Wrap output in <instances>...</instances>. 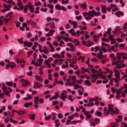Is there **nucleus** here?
Masks as SVG:
<instances>
[{
  "mask_svg": "<svg viewBox=\"0 0 127 127\" xmlns=\"http://www.w3.org/2000/svg\"><path fill=\"white\" fill-rule=\"evenodd\" d=\"M94 12V10H92L91 11H89L88 12H84L82 13L83 16L85 17V19L87 20L92 19V17L94 16L93 13Z\"/></svg>",
  "mask_w": 127,
  "mask_h": 127,
  "instance_id": "obj_1",
  "label": "nucleus"
},
{
  "mask_svg": "<svg viewBox=\"0 0 127 127\" xmlns=\"http://www.w3.org/2000/svg\"><path fill=\"white\" fill-rule=\"evenodd\" d=\"M84 114L86 116L85 117V119L86 120L91 118L92 117V115L90 114V112L89 111H87L84 113Z\"/></svg>",
  "mask_w": 127,
  "mask_h": 127,
  "instance_id": "obj_2",
  "label": "nucleus"
},
{
  "mask_svg": "<svg viewBox=\"0 0 127 127\" xmlns=\"http://www.w3.org/2000/svg\"><path fill=\"white\" fill-rule=\"evenodd\" d=\"M115 14L118 17H120L119 15L122 16L123 15L124 13L123 12L120 11H118L117 12H116Z\"/></svg>",
  "mask_w": 127,
  "mask_h": 127,
  "instance_id": "obj_3",
  "label": "nucleus"
},
{
  "mask_svg": "<svg viewBox=\"0 0 127 127\" xmlns=\"http://www.w3.org/2000/svg\"><path fill=\"white\" fill-rule=\"evenodd\" d=\"M79 5L81 8H83V9H85L86 7L87 4L86 3H80L79 4Z\"/></svg>",
  "mask_w": 127,
  "mask_h": 127,
  "instance_id": "obj_4",
  "label": "nucleus"
},
{
  "mask_svg": "<svg viewBox=\"0 0 127 127\" xmlns=\"http://www.w3.org/2000/svg\"><path fill=\"white\" fill-rule=\"evenodd\" d=\"M24 83H22V86H25L27 85H29L30 84L29 81L27 80H25L24 82Z\"/></svg>",
  "mask_w": 127,
  "mask_h": 127,
  "instance_id": "obj_5",
  "label": "nucleus"
},
{
  "mask_svg": "<svg viewBox=\"0 0 127 127\" xmlns=\"http://www.w3.org/2000/svg\"><path fill=\"white\" fill-rule=\"evenodd\" d=\"M26 113L25 110H24L22 109L19 110L18 115H22L25 113Z\"/></svg>",
  "mask_w": 127,
  "mask_h": 127,
  "instance_id": "obj_6",
  "label": "nucleus"
},
{
  "mask_svg": "<svg viewBox=\"0 0 127 127\" xmlns=\"http://www.w3.org/2000/svg\"><path fill=\"white\" fill-rule=\"evenodd\" d=\"M102 12L103 13H105L106 11V7L105 6V5H102Z\"/></svg>",
  "mask_w": 127,
  "mask_h": 127,
  "instance_id": "obj_7",
  "label": "nucleus"
},
{
  "mask_svg": "<svg viewBox=\"0 0 127 127\" xmlns=\"http://www.w3.org/2000/svg\"><path fill=\"white\" fill-rule=\"evenodd\" d=\"M95 115H97L99 117H101L102 115L101 112H100L99 111H96Z\"/></svg>",
  "mask_w": 127,
  "mask_h": 127,
  "instance_id": "obj_8",
  "label": "nucleus"
},
{
  "mask_svg": "<svg viewBox=\"0 0 127 127\" xmlns=\"http://www.w3.org/2000/svg\"><path fill=\"white\" fill-rule=\"evenodd\" d=\"M35 78L36 80L39 81L40 82H41L43 81V80L41 77L37 76H35Z\"/></svg>",
  "mask_w": 127,
  "mask_h": 127,
  "instance_id": "obj_9",
  "label": "nucleus"
},
{
  "mask_svg": "<svg viewBox=\"0 0 127 127\" xmlns=\"http://www.w3.org/2000/svg\"><path fill=\"white\" fill-rule=\"evenodd\" d=\"M29 23L32 26V27L35 26L36 25V23L33 21L32 20H30Z\"/></svg>",
  "mask_w": 127,
  "mask_h": 127,
  "instance_id": "obj_10",
  "label": "nucleus"
},
{
  "mask_svg": "<svg viewBox=\"0 0 127 127\" xmlns=\"http://www.w3.org/2000/svg\"><path fill=\"white\" fill-rule=\"evenodd\" d=\"M39 98L38 96H36L34 97V103L35 104H38V100H39Z\"/></svg>",
  "mask_w": 127,
  "mask_h": 127,
  "instance_id": "obj_11",
  "label": "nucleus"
},
{
  "mask_svg": "<svg viewBox=\"0 0 127 127\" xmlns=\"http://www.w3.org/2000/svg\"><path fill=\"white\" fill-rule=\"evenodd\" d=\"M32 102H30L29 103L27 102L25 104L24 106L25 107H28L29 106L32 105Z\"/></svg>",
  "mask_w": 127,
  "mask_h": 127,
  "instance_id": "obj_12",
  "label": "nucleus"
},
{
  "mask_svg": "<svg viewBox=\"0 0 127 127\" xmlns=\"http://www.w3.org/2000/svg\"><path fill=\"white\" fill-rule=\"evenodd\" d=\"M50 26L51 28L53 29H54L55 28V27L54 26V23L53 22H51L50 24Z\"/></svg>",
  "mask_w": 127,
  "mask_h": 127,
  "instance_id": "obj_13",
  "label": "nucleus"
},
{
  "mask_svg": "<svg viewBox=\"0 0 127 127\" xmlns=\"http://www.w3.org/2000/svg\"><path fill=\"white\" fill-rule=\"evenodd\" d=\"M111 127H118V126L116 123H112L111 124Z\"/></svg>",
  "mask_w": 127,
  "mask_h": 127,
  "instance_id": "obj_14",
  "label": "nucleus"
},
{
  "mask_svg": "<svg viewBox=\"0 0 127 127\" xmlns=\"http://www.w3.org/2000/svg\"><path fill=\"white\" fill-rule=\"evenodd\" d=\"M98 55L96 56V57L98 59H102L103 58V55H99L98 53Z\"/></svg>",
  "mask_w": 127,
  "mask_h": 127,
  "instance_id": "obj_15",
  "label": "nucleus"
},
{
  "mask_svg": "<svg viewBox=\"0 0 127 127\" xmlns=\"http://www.w3.org/2000/svg\"><path fill=\"white\" fill-rule=\"evenodd\" d=\"M29 9H30V11L31 13H33L34 12V9L33 7L32 6L31 7H29Z\"/></svg>",
  "mask_w": 127,
  "mask_h": 127,
  "instance_id": "obj_16",
  "label": "nucleus"
},
{
  "mask_svg": "<svg viewBox=\"0 0 127 127\" xmlns=\"http://www.w3.org/2000/svg\"><path fill=\"white\" fill-rule=\"evenodd\" d=\"M35 115L34 114H33L31 116H30V119H31L34 120L35 119Z\"/></svg>",
  "mask_w": 127,
  "mask_h": 127,
  "instance_id": "obj_17",
  "label": "nucleus"
},
{
  "mask_svg": "<svg viewBox=\"0 0 127 127\" xmlns=\"http://www.w3.org/2000/svg\"><path fill=\"white\" fill-rule=\"evenodd\" d=\"M115 30L117 32H119L120 31V28L119 26H118L116 27Z\"/></svg>",
  "mask_w": 127,
  "mask_h": 127,
  "instance_id": "obj_18",
  "label": "nucleus"
},
{
  "mask_svg": "<svg viewBox=\"0 0 127 127\" xmlns=\"http://www.w3.org/2000/svg\"><path fill=\"white\" fill-rule=\"evenodd\" d=\"M93 13L94 15V14L96 16H97L98 15H100V13L99 12H95L94 10V12Z\"/></svg>",
  "mask_w": 127,
  "mask_h": 127,
  "instance_id": "obj_19",
  "label": "nucleus"
},
{
  "mask_svg": "<svg viewBox=\"0 0 127 127\" xmlns=\"http://www.w3.org/2000/svg\"><path fill=\"white\" fill-rule=\"evenodd\" d=\"M28 8V7L27 5H26L24 8V11L25 13L27 12V9Z\"/></svg>",
  "mask_w": 127,
  "mask_h": 127,
  "instance_id": "obj_20",
  "label": "nucleus"
},
{
  "mask_svg": "<svg viewBox=\"0 0 127 127\" xmlns=\"http://www.w3.org/2000/svg\"><path fill=\"white\" fill-rule=\"evenodd\" d=\"M6 84L8 86H11L12 85V81L10 82H6Z\"/></svg>",
  "mask_w": 127,
  "mask_h": 127,
  "instance_id": "obj_21",
  "label": "nucleus"
},
{
  "mask_svg": "<svg viewBox=\"0 0 127 127\" xmlns=\"http://www.w3.org/2000/svg\"><path fill=\"white\" fill-rule=\"evenodd\" d=\"M52 116L50 115H49L48 116H46L45 117V120H48L50 118H52Z\"/></svg>",
  "mask_w": 127,
  "mask_h": 127,
  "instance_id": "obj_22",
  "label": "nucleus"
},
{
  "mask_svg": "<svg viewBox=\"0 0 127 127\" xmlns=\"http://www.w3.org/2000/svg\"><path fill=\"white\" fill-rule=\"evenodd\" d=\"M86 83L88 86H90L91 85V83L90 81L88 80H87L86 81Z\"/></svg>",
  "mask_w": 127,
  "mask_h": 127,
  "instance_id": "obj_23",
  "label": "nucleus"
},
{
  "mask_svg": "<svg viewBox=\"0 0 127 127\" xmlns=\"http://www.w3.org/2000/svg\"><path fill=\"white\" fill-rule=\"evenodd\" d=\"M84 67H82L81 68V74H83L85 73V71L84 70Z\"/></svg>",
  "mask_w": 127,
  "mask_h": 127,
  "instance_id": "obj_24",
  "label": "nucleus"
},
{
  "mask_svg": "<svg viewBox=\"0 0 127 127\" xmlns=\"http://www.w3.org/2000/svg\"><path fill=\"white\" fill-rule=\"evenodd\" d=\"M61 6L59 4H57L55 6V8L57 10H59L60 9Z\"/></svg>",
  "mask_w": 127,
  "mask_h": 127,
  "instance_id": "obj_25",
  "label": "nucleus"
},
{
  "mask_svg": "<svg viewBox=\"0 0 127 127\" xmlns=\"http://www.w3.org/2000/svg\"><path fill=\"white\" fill-rule=\"evenodd\" d=\"M32 42H30L28 43V45L27 46L28 47H30L31 46H32Z\"/></svg>",
  "mask_w": 127,
  "mask_h": 127,
  "instance_id": "obj_26",
  "label": "nucleus"
},
{
  "mask_svg": "<svg viewBox=\"0 0 127 127\" xmlns=\"http://www.w3.org/2000/svg\"><path fill=\"white\" fill-rule=\"evenodd\" d=\"M95 122L97 124L99 123L100 122V120L98 118H96L94 120Z\"/></svg>",
  "mask_w": 127,
  "mask_h": 127,
  "instance_id": "obj_27",
  "label": "nucleus"
},
{
  "mask_svg": "<svg viewBox=\"0 0 127 127\" xmlns=\"http://www.w3.org/2000/svg\"><path fill=\"white\" fill-rule=\"evenodd\" d=\"M47 6L50 7L52 9L53 8V5H51L50 4H48L47 5Z\"/></svg>",
  "mask_w": 127,
  "mask_h": 127,
  "instance_id": "obj_28",
  "label": "nucleus"
},
{
  "mask_svg": "<svg viewBox=\"0 0 127 127\" xmlns=\"http://www.w3.org/2000/svg\"><path fill=\"white\" fill-rule=\"evenodd\" d=\"M87 29V27L86 26H84L83 27H81L80 28V30H86Z\"/></svg>",
  "mask_w": 127,
  "mask_h": 127,
  "instance_id": "obj_29",
  "label": "nucleus"
},
{
  "mask_svg": "<svg viewBox=\"0 0 127 127\" xmlns=\"http://www.w3.org/2000/svg\"><path fill=\"white\" fill-rule=\"evenodd\" d=\"M70 47V50L72 51L73 50H75L76 49V48L74 47L73 45L71 46Z\"/></svg>",
  "mask_w": 127,
  "mask_h": 127,
  "instance_id": "obj_30",
  "label": "nucleus"
},
{
  "mask_svg": "<svg viewBox=\"0 0 127 127\" xmlns=\"http://www.w3.org/2000/svg\"><path fill=\"white\" fill-rule=\"evenodd\" d=\"M75 18L77 20H79L82 18V17L80 15L79 16H76V17Z\"/></svg>",
  "mask_w": 127,
  "mask_h": 127,
  "instance_id": "obj_31",
  "label": "nucleus"
},
{
  "mask_svg": "<svg viewBox=\"0 0 127 127\" xmlns=\"http://www.w3.org/2000/svg\"><path fill=\"white\" fill-rule=\"evenodd\" d=\"M72 80L73 82H74L76 81V76H73L72 77Z\"/></svg>",
  "mask_w": 127,
  "mask_h": 127,
  "instance_id": "obj_32",
  "label": "nucleus"
},
{
  "mask_svg": "<svg viewBox=\"0 0 127 127\" xmlns=\"http://www.w3.org/2000/svg\"><path fill=\"white\" fill-rule=\"evenodd\" d=\"M38 84V82L37 81H36L35 82V83H34V86H33V88H36V87L37 86Z\"/></svg>",
  "mask_w": 127,
  "mask_h": 127,
  "instance_id": "obj_33",
  "label": "nucleus"
},
{
  "mask_svg": "<svg viewBox=\"0 0 127 127\" xmlns=\"http://www.w3.org/2000/svg\"><path fill=\"white\" fill-rule=\"evenodd\" d=\"M115 40H116L118 41H119L120 42H122L123 41V39H120L119 38H118L115 39Z\"/></svg>",
  "mask_w": 127,
  "mask_h": 127,
  "instance_id": "obj_34",
  "label": "nucleus"
},
{
  "mask_svg": "<svg viewBox=\"0 0 127 127\" xmlns=\"http://www.w3.org/2000/svg\"><path fill=\"white\" fill-rule=\"evenodd\" d=\"M73 60L74 61H76L77 60V57L76 55H74L73 57Z\"/></svg>",
  "mask_w": 127,
  "mask_h": 127,
  "instance_id": "obj_35",
  "label": "nucleus"
},
{
  "mask_svg": "<svg viewBox=\"0 0 127 127\" xmlns=\"http://www.w3.org/2000/svg\"><path fill=\"white\" fill-rule=\"evenodd\" d=\"M115 74L114 75V76H116V75H120V72H118V71L115 70Z\"/></svg>",
  "mask_w": 127,
  "mask_h": 127,
  "instance_id": "obj_36",
  "label": "nucleus"
},
{
  "mask_svg": "<svg viewBox=\"0 0 127 127\" xmlns=\"http://www.w3.org/2000/svg\"><path fill=\"white\" fill-rule=\"evenodd\" d=\"M104 113L105 116H107L109 113V111L108 110V111L107 110L106 111L104 112Z\"/></svg>",
  "mask_w": 127,
  "mask_h": 127,
  "instance_id": "obj_37",
  "label": "nucleus"
},
{
  "mask_svg": "<svg viewBox=\"0 0 127 127\" xmlns=\"http://www.w3.org/2000/svg\"><path fill=\"white\" fill-rule=\"evenodd\" d=\"M39 102L41 103H43L44 102V100L43 99L41 98L39 99L38 100Z\"/></svg>",
  "mask_w": 127,
  "mask_h": 127,
  "instance_id": "obj_38",
  "label": "nucleus"
},
{
  "mask_svg": "<svg viewBox=\"0 0 127 127\" xmlns=\"http://www.w3.org/2000/svg\"><path fill=\"white\" fill-rule=\"evenodd\" d=\"M28 41L27 40H26V41H24V47L26 46V45L27 44L28 45Z\"/></svg>",
  "mask_w": 127,
  "mask_h": 127,
  "instance_id": "obj_39",
  "label": "nucleus"
},
{
  "mask_svg": "<svg viewBox=\"0 0 127 127\" xmlns=\"http://www.w3.org/2000/svg\"><path fill=\"white\" fill-rule=\"evenodd\" d=\"M95 48L96 49L95 50V52H96L99 49V48L98 46H96L95 47Z\"/></svg>",
  "mask_w": 127,
  "mask_h": 127,
  "instance_id": "obj_40",
  "label": "nucleus"
},
{
  "mask_svg": "<svg viewBox=\"0 0 127 127\" xmlns=\"http://www.w3.org/2000/svg\"><path fill=\"white\" fill-rule=\"evenodd\" d=\"M91 61L92 62L94 61V62H97V60L95 58H93L91 59Z\"/></svg>",
  "mask_w": 127,
  "mask_h": 127,
  "instance_id": "obj_41",
  "label": "nucleus"
},
{
  "mask_svg": "<svg viewBox=\"0 0 127 127\" xmlns=\"http://www.w3.org/2000/svg\"><path fill=\"white\" fill-rule=\"evenodd\" d=\"M19 20L20 21L22 22L23 21V18L22 17H21L19 18Z\"/></svg>",
  "mask_w": 127,
  "mask_h": 127,
  "instance_id": "obj_42",
  "label": "nucleus"
},
{
  "mask_svg": "<svg viewBox=\"0 0 127 127\" xmlns=\"http://www.w3.org/2000/svg\"><path fill=\"white\" fill-rule=\"evenodd\" d=\"M116 67L119 69L121 68V65L120 64H118L116 66Z\"/></svg>",
  "mask_w": 127,
  "mask_h": 127,
  "instance_id": "obj_43",
  "label": "nucleus"
},
{
  "mask_svg": "<svg viewBox=\"0 0 127 127\" xmlns=\"http://www.w3.org/2000/svg\"><path fill=\"white\" fill-rule=\"evenodd\" d=\"M121 92V91L120 90H118L116 92L117 95H120Z\"/></svg>",
  "mask_w": 127,
  "mask_h": 127,
  "instance_id": "obj_44",
  "label": "nucleus"
},
{
  "mask_svg": "<svg viewBox=\"0 0 127 127\" xmlns=\"http://www.w3.org/2000/svg\"><path fill=\"white\" fill-rule=\"evenodd\" d=\"M108 110L109 111H112V110H112V109H113V107H111L110 106H108Z\"/></svg>",
  "mask_w": 127,
  "mask_h": 127,
  "instance_id": "obj_45",
  "label": "nucleus"
},
{
  "mask_svg": "<svg viewBox=\"0 0 127 127\" xmlns=\"http://www.w3.org/2000/svg\"><path fill=\"white\" fill-rule=\"evenodd\" d=\"M9 64L10 65L11 64H12L11 65H13V66L16 67V65L15 64V63H13V62H11L10 63H9Z\"/></svg>",
  "mask_w": 127,
  "mask_h": 127,
  "instance_id": "obj_46",
  "label": "nucleus"
},
{
  "mask_svg": "<svg viewBox=\"0 0 127 127\" xmlns=\"http://www.w3.org/2000/svg\"><path fill=\"white\" fill-rule=\"evenodd\" d=\"M65 28L66 29H68L70 28V26L69 24H66L65 26Z\"/></svg>",
  "mask_w": 127,
  "mask_h": 127,
  "instance_id": "obj_47",
  "label": "nucleus"
},
{
  "mask_svg": "<svg viewBox=\"0 0 127 127\" xmlns=\"http://www.w3.org/2000/svg\"><path fill=\"white\" fill-rule=\"evenodd\" d=\"M61 10H62L64 11H66L67 10L64 7H61V9H60Z\"/></svg>",
  "mask_w": 127,
  "mask_h": 127,
  "instance_id": "obj_48",
  "label": "nucleus"
},
{
  "mask_svg": "<svg viewBox=\"0 0 127 127\" xmlns=\"http://www.w3.org/2000/svg\"><path fill=\"white\" fill-rule=\"evenodd\" d=\"M75 87H76L77 89L78 88L81 87V86H80L79 85L77 84L75 85Z\"/></svg>",
  "mask_w": 127,
  "mask_h": 127,
  "instance_id": "obj_49",
  "label": "nucleus"
},
{
  "mask_svg": "<svg viewBox=\"0 0 127 127\" xmlns=\"http://www.w3.org/2000/svg\"><path fill=\"white\" fill-rule=\"evenodd\" d=\"M4 95L3 93H1L0 94V97H1V98L2 99L4 97Z\"/></svg>",
  "mask_w": 127,
  "mask_h": 127,
  "instance_id": "obj_50",
  "label": "nucleus"
},
{
  "mask_svg": "<svg viewBox=\"0 0 127 127\" xmlns=\"http://www.w3.org/2000/svg\"><path fill=\"white\" fill-rule=\"evenodd\" d=\"M70 122H71V121L70 120H69V119H67L66 121V124L65 125H68V124H69V123H70Z\"/></svg>",
  "mask_w": 127,
  "mask_h": 127,
  "instance_id": "obj_51",
  "label": "nucleus"
},
{
  "mask_svg": "<svg viewBox=\"0 0 127 127\" xmlns=\"http://www.w3.org/2000/svg\"><path fill=\"white\" fill-rule=\"evenodd\" d=\"M50 62L49 61L48 59L46 60L45 61V63L46 64H50Z\"/></svg>",
  "mask_w": 127,
  "mask_h": 127,
  "instance_id": "obj_52",
  "label": "nucleus"
},
{
  "mask_svg": "<svg viewBox=\"0 0 127 127\" xmlns=\"http://www.w3.org/2000/svg\"><path fill=\"white\" fill-rule=\"evenodd\" d=\"M68 65L67 64H66L65 65H62V67L63 68H67L68 67Z\"/></svg>",
  "mask_w": 127,
  "mask_h": 127,
  "instance_id": "obj_53",
  "label": "nucleus"
},
{
  "mask_svg": "<svg viewBox=\"0 0 127 127\" xmlns=\"http://www.w3.org/2000/svg\"><path fill=\"white\" fill-rule=\"evenodd\" d=\"M32 35V34L30 32L29 33L27 34V37L28 38H29L31 37Z\"/></svg>",
  "mask_w": 127,
  "mask_h": 127,
  "instance_id": "obj_54",
  "label": "nucleus"
},
{
  "mask_svg": "<svg viewBox=\"0 0 127 127\" xmlns=\"http://www.w3.org/2000/svg\"><path fill=\"white\" fill-rule=\"evenodd\" d=\"M91 70L92 72L94 73H95L96 72V70L94 68L91 69Z\"/></svg>",
  "mask_w": 127,
  "mask_h": 127,
  "instance_id": "obj_55",
  "label": "nucleus"
},
{
  "mask_svg": "<svg viewBox=\"0 0 127 127\" xmlns=\"http://www.w3.org/2000/svg\"><path fill=\"white\" fill-rule=\"evenodd\" d=\"M9 19L7 18H5L4 19V20L5 22L6 23H7L9 21Z\"/></svg>",
  "mask_w": 127,
  "mask_h": 127,
  "instance_id": "obj_56",
  "label": "nucleus"
},
{
  "mask_svg": "<svg viewBox=\"0 0 127 127\" xmlns=\"http://www.w3.org/2000/svg\"><path fill=\"white\" fill-rule=\"evenodd\" d=\"M28 6H29V7H31V6H32V4L31 2H29L28 3Z\"/></svg>",
  "mask_w": 127,
  "mask_h": 127,
  "instance_id": "obj_57",
  "label": "nucleus"
},
{
  "mask_svg": "<svg viewBox=\"0 0 127 127\" xmlns=\"http://www.w3.org/2000/svg\"><path fill=\"white\" fill-rule=\"evenodd\" d=\"M53 44L54 45L56 46H58V44L57 43L56 41H54L53 43Z\"/></svg>",
  "mask_w": 127,
  "mask_h": 127,
  "instance_id": "obj_58",
  "label": "nucleus"
},
{
  "mask_svg": "<svg viewBox=\"0 0 127 127\" xmlns=\"http://www.w3.org/2000/svg\"><path fill=\"white\" fill-rule=\"evenodd\" d=\"M49 81L47 79H46L44 80V84H47L49 82Z\"/></svg>",
  "mask_w": 127,
  "mask_h": 127,
  "instance_id": "obj_59",
  "label": "nucleus"
},
{
  "mask_svg": "<svg viewBox=\"0 0 127 127\" xmlns=\"http://www.w3.org/2000/svg\"><path fill=\"white\" fill-rule=\"evenodd\" d=\"M96 76H97V75L95 74H92V77L93 78H95Z\"/></svg>",
  "mask_w": 127,
  "mask_h": 127,
  "instance_id": "obj_60",
  "label": "nucleus"
},
{
  "mask_svg": "<svg viewBox=\"0 0 127 127\" xmlns=\"http://www.w3.org/2000/svg\"><path fill=\"white\" fill-rule=\"evenodd\" d=\"M27 96H28V99H31L32 98V97L31 95H29V94H27Z\"/></svg>",
  "mask_w": 127,
  "mask_h": 127,
  "instance_id": "obj_61",
  "label": "nucleus"
},
{
  "mask_svg": "<svg viewBox=\"0 0 127 127\" xmlns=\"http://www.w3.org/2000/svg\"><path fill=\"white\" fill-rule=\"evenodd\" d=\"M58 103V100H56L55 101H53V103L55 105L57 104Z\"/></svg>",
  "mask_w": 127,
  "mask_h": 127,
  "instance_id": "obj_62",
  "label": "nucleus"
},
{
  "mask_svg": "<svg viewBox=\"0 0 127 127\" xmlns=\"http://www.w3.org/2000/svg\"><path fill=\"white\" fill-rule=\"evenodd\" d=\"M13 12L12 11H10L8 13V16H11V15L13 14Z\"/></svg>",
  "mask_w": 127,
  "mask_h": 127,
  "instance_id": "obj_63",
  "label": "nucleus"
},
{
  "mask_svg": "<svg viewBox=\"0 0 127 127\" xmlns=\"http://www.w3.org/2000/svg\"><path fill=\"white\" fill-rule=\"evenodd\" d=\"M111 7H116L117 5H116L114 4H111L110 5Z\"/></svg>",
  "mask_w": 127,
  "mask_h": 127,
  "instance_id": "obj_64",
  "label": "nucleus"
}]
</instances>
